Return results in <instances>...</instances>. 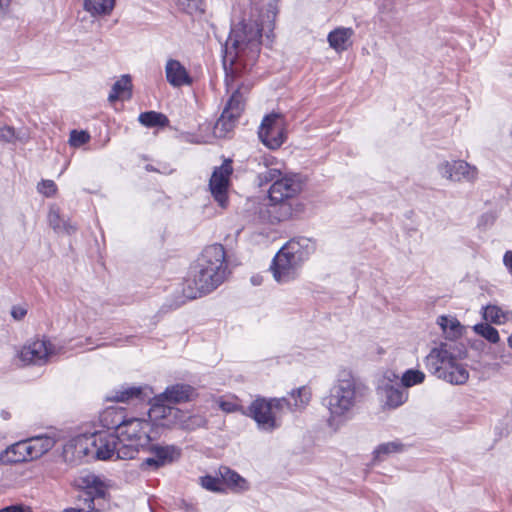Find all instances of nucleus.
<instances>
[{"label":"nucleus","mask_w":512,"mask_h":512,"mask_svg":"<svg viewBox=\"0 0 512 512\" xmlns=\"http://www.w3.org/2000/svg\"><path fill=\"white\" fill-rule=\"evenodd\" d=\"M276 9L270 6L267 10V21L261 26L254 20H243L235 25L225 44L223 66L226 72V86L233 88L234 78L248 70L256 63L261 47L262 31L272 32Z\"/></svg>","instance_id":"obj_1"},{"label":"nucleus","mask_w":512,"mask_h":512,"mask_svg":"<svg viewBox=\"0 0 512 512\" xmlns=\"http://www.w3.org/2000/svg\"><path fill=\"white\" fill-rule=\"evenodd\" d=\"M225 249L221 244L206 247L196 266L192 277L186 281L183 294L188 299H196L212 292L227 277Z\"/></svg>","instance_id":"obj_2"},{"label":"nucleus","mask_w":512,"mask_h":512,"mask_svg":"<svg viewBox=\"0 0 512 512\" xmlns=\"http://www.w3.org/2000/svg\"><path fill=\"white\" fill-rule=\"evenodd\" d=\"M361 394L359 385L350 371L343 370L323 399V405L328 411L327 425L333 431H338L356 414Z\"/></svg>","instance_id":"obj_3"},{"label":"nucleus","mask_w":512,"mask_h":512,"mask_svg":"<svg viewBox=\"0 0 512 512\" xmlns=\"http://www.w3.org/2000/svg\"><path fill=\"white\" fill-rule=\"evenodd\" d=\"M316 251V242L308 237H295L275 255L271 271L278 283H289L299 276L303 263Z\"/></svg>","instance_id":"obj_4"},{"label":"nucleus","mask_w":512,"mask_h":512,"mask_svg":"<svg viewBox=\"0 0 512 512\" xmlns=\"http://www.w3.org/2000/svg\"><path fill=\"white\" fill-rule=\"evenodd\" d=\"M424 363L429 372L448 383L462 385L469 379L466 366L455 355L452 346L446 343L431 349Z\"/></svg>","instance_id":"obj_5"},{"label":"nucleus","mask_w":512,"mask_h":512,"mask_svg":"<svg viewBox=\"0 0 512 512\" xmlns=\"http://www.w3.org/2000/svg\"><path fill=\"white\" fill-rule=\"evenodd\" d=\"M151 424L140 418L124 419L118 433L119 448L117 457L122 460L133 459L141 449L150 444Z\"/></svg>","instance_id":"obj_6"},{"label":"nucleus","mask_w":512,"mask_h":512,"mask_svg":"<svg viewBox=\"0 0 512 512\" xmlns=\"http://www.w3.org/2000/svg\"><path fill=\"white\" fill-rule=\"evenodd\" d=\"M71 447L78 457L92 456L98 460H116L119 440L117 435L107 432H95L80 435L73 439Z\"/></svg>","instance_id":"obj_7"},{"label":"nucleus","mask_w":512,"mask_h":512,"mask_svg":"<svg viewBox=\"0 0 512 512\" xmlns=\"http://www.w3.org/2000/svg\"><path fill=\"white\" fill-rule=\"evenodd\" d=\"M285 408H291L285 397L255 399L249 406L248 415L255 420L260 430L271 432L281 425V414Z\"/></svg>","instance_id":"obj_8"},{"label":"nucleus","mask_w":512,"mask_h":512,"mask_svg":"<svg viewBox=\"0 0 512 512\" xmlns=\"http://www.w3.org/2000/svg\"><path fill=\"white\" fill-rule=\"evenodd\" d=\"M151 420L165 427L179 426L183 429H195L203 426L205 419L200 416H188L182 410L171 406L167 401H158V395L154 398L149 409Z\"/></svg>","instance_id":"obj_9"},{"label":"nucleus","mask_w":512,"mask_h":512,"mask_svg":"<svg viewBox=\"0 0 512 512\" xmlns=\"http://www.w3.org/2000/svg\"><path fill=\"white\" fill-rule=\"evenodd\" d=\"M75 485L82 490L79 500L83 501L87 512H100L103 505L96 501L104 500L107 494V484L97 475L83 472L75 479Z\"/></svg>","instance_id":"obj_10"},{"label":"nucleus","mask_w":512,"mask_h":512,"mask_svg":"<svg viewBox=\"0 0 512 512\" xmlns=\"http://www.w3.org/2000/svg\"><path fill=\"white\" fill-rule=\"evenodd\" d=\"M258 136L269 149L279 148L285 141L281 116L279 114L266 115L259 127Z\"/></svg>","instance_id":"obj_11"},{"label":"nucleus","mask_w":512,"mask_h":512,"mask_svg":"<svg viewBox=\"0 0 512 512\" xmlns=\"http://www.w3.org/2000/svg\"><path fill=\"white\" fill-rule=\"evenodd\" d=\"M301 189V182L296 175L285 174L272 183L268 191V198L272 205L281 204L297 196Z\"/></svg>","instance_id":"obj_12"},{"label":"nucleus","mask_w":512,"mask_h":512,"mask_svg":"<svg viewBox=\"0 0 512 512\" xmlns=\"http://www.w3.org/2000/svg\"><path fill=\"white\" fill-rule=\"evenodd\" d=\"M53 354L54 347L49 341L37 339L25 344L18 355L26 365H44Z\"/></svg>","instance_id":"obj_13"},{"label":"nucleus","mask_w":512,"mask_h":512,"mask_svg":"<svg viewBox=\"0 0 512 512\" xmlns=\"http://www.w3.org/2000/svg\"><path fill=\"white\" fill-rule=\"evenodd\" d=\"M397 378L396 374L391 373L384 377L377 388L378 395L385 408L396 409L408 400V391L392 384Z\"/></svg>","instance_id":"obj_14"},{"label":"nucleus","mask_w":512,"mask_h":512,"mask_svg":"<svg viewBox=\"0 0 512 512\" xmlns=\"http://www.w3.org/2000/svg\"><path fill=\"white\" fill-rule=\"evenodd\" d=\"M232 171L231 161H225L220 167L213 171L210 178L209 187L211 194L222 208L227 206V189Z\"/></svg>","instance_id":"obj_15"},{"label":"nucleus","mask_w":512,"mask_h":512,"mask_svg":"<svg viewBox=\"0 0 512 512\" xmlns=\"http://www.w3.org/2000/svg\"><path fill=\"white\" fill-rule=\"evenodd\" d=\"M438 171L442 177L455 182H473L478 176L477 168L463 160L444 161Z\"/></svg>","instance_id":"obj_16"},{"label":"nucleus","mask_w":512,"mask_h":512,"mask_svg":"<svg viewBox=\"0 0 512 512\" xmlns=\"http://www.w3.org/2000/svg\"><path fill=\"white\" fill-rule=\"evenodd\" d=\"M153 456L146 458L141 463V469L156 470L160 467L171 464L179 459L181 451L173 445L167 446H151L149 448Z\"/></svg>","instance_id":"obj_17"},{"label":"nucleus","mask_w":512,"mask_h":512,"mask_svg":"<svg viewBox=\"0 0 512 512\" xmlns=\"http://www.w3.org/2000/svg\"><path fill=\"white\" fill-rule=\"evenodd\" d=\"M165 76L167 82L174 88L191 86L193 77L187 68L176 59H168L165 64Z\"/></svg>","instance_id":"obj_18"},{"label":"nucleus","mask_w":512,"mask_h":512,"mask_svg":"<svg viewBox=\"0 0 512 512\" xmlns=\"http://www.w3.org/2000/svg\"><path fill=\"white\" fill-rule=\"evenodd\" d=\"M32 460L33 458L26 439L8 446L0 454V462L5 465L22 463Z\"/></svg>","instance_id":"obj_19"},{"label":"nucleus","mask_w":512,"mask_h":512,"mask_svg":"<svg viewBox=\"0 0 512 512\" xmlns=\"http://www.w3.org/2000/svg\"><path fill=\"white\" fill-rule=\"evenodd\" d=\"M193 388L186 384H175L169 386L158 395V401H167L170 404L183 403L191 400Z\"/></svg>","instance_id":"obj_20"},{"label":"nucleus","mask_w":512,"mask_h":512,"mask_svg":"<svg viewBox=\"0 0 512 512\" xmlns=\"http://www.w3.org/2000/svg\"><path fill=\"white\" fill-rule=\"evenodd\" d=\"M353 35L354 30L352 28L338 27L328 34L327 41L329 46L336 52H343L351 45Z\"/></svg>","instance_id":"obj_21"},{"label":"nucleus","mask_w":512,"mask_h":512,"mask_svg":"<svg viewBox=\"0 0 512 512\" xmlns=\"http://www.w3.org/2000/svg\"><path fill=\"white\" fill-rule=\"evenodd\" d=\"M83 10L92 18L106 17L112 14L116 0H82Z\"/></svg>","instance_id":"obj_22"},{"label":"nucleus","mask_w":512,"mask_h":512,"mask_svg":"<svg viewBox=\"0 0 512 512\" xmlns=\"http://www.w3.org/2000/svg\"><path fill=\"white\" fill-rule=\"evenodd\" d=\"M437 324L447 339L460 338L464 333V326L455 316L441 315L437 318Z\"/></svg>","instance_id":"obj_23"},{"label":"nucleus","mask_w":512,"mask_h":512,"mask_svg":"<svg viewBox=\"0 0 512 512\" xmlns=\"http://www.w3.org/2000/svg\"><path fill=\"white\" fill-rule=\"evenodd\" d=\"M26 441L29 446V450L33 460L38 459L44 454H46L55 445L54 438L47 435L31 437L29 439H26Z\"/></svg>","instance_id":"obj_24"},{"label":"nucleus","mask_w":512,"mask_h":512,"mask_svg":"<svg viewBox=\"0 0 512 512\" xmlns=\"http://www.w3.org/2000/svg\"><path fill=\"white\" fill-rule=\"evenodd\" d=\"M482 317L487 323L503 325L512 320V312L498 305H486L482 307Z\"/></svg>","instance_id":"obj_25"},{"label":"nucleus","mask_w":512,"mask_h":512,"mask_svg":"<svg viewBox=\"0 0 512 512\" xmlns=\"http://www.w3.org/2000/svg\"><path fill=\"white\" fill-rule=\"evenodd\" d=\"M219 473L223 482L234 492H244L250 487L245 478L228 467H220Z\"/></svg>","instance_id":"obj_26"},{"label":"nucleus","mask_w":512,"mask_h":512,"mask_svg":"<svg viewBox=\"0 0 512 512\" xmlns=\"http://www.w3.org/2000/svg\"><path fill=\"white\" fill-rule=\"evenodd\" d=\"M132 81L130 75H122L112 86L108 100L115 102L117 100L129 99L131 97Z\"/></svg>","instance_id":"obj_27"},{"label":"nucleus","mask_w":512,"mask_h":512,"mask_svg":"<svg viewBox=\"0 0 512 512\" xmlns=\"http://www.w3.org/2000/svg\"><path fill=\"white\" fill-rule=\"evenodd\" d=\"M311 397V388L308 386H301L297 389H294L290 392V398L292 399V402L289 401V404L291 408H285V410L302 411L310 403Z\"/></svg>","instance_id":"obj_28"},{"label":"nucleus","mask_w":512,"mask_h":512,"mask_svg":"<svg viewBox=\"0 0 512 512\" xmlns=\"http://www.w3.org/2000/svg\"><path fill=\"white\" fill-rule=\"evenodd\" d=\"M124 419L123 410L117 408H107L99 416L102 426L108 430L115 429L116 433H118Z\"/></svg>","instance_id":"obj_29"},{"label":"nucleus","mask_w":512,"mask_h":512,"mask_svg":"<svg viewBox=\"0 0 512 512\" xmlns=\"http://www.w3.org/2000/svg\"><path fill=\"white\" fill-rule=\"evenodd\" d=\"M228 112L229 111H223L215 124L214 133L218 137H226L234 129L236 122L239 119Z\"/></svg>","instance_id":"obj_30"},{"label":"nucleus","mask_w":512,"mask_h":512,"mask_svg":"<svg viewBox=\"0 0 512 512\" xmlns=\"http://www.w3.org/2000/svg\"><path fill=\"white\" fill-rule=\"evenodd\" d=\"M142 388L136 386H122L107 397V400L114 402H127L132 399H138L142 395Z\"/></svg>","instance_id":"obj_31"},{"label":"nucleus","mask_w":512,"mask_h":512,"mask_svg":"<svg viewBox=\"0 0 512 512\" xmlns=\"http://www.w3.org/2000/svg\"><path fill=\"white\" fill-rule=\"evenodd\" d=\"M139 122L146 127L165 126L168 123L167 117L159 112H143L138 117Z\"/></svg>","instance_id":"obj_32"},{"label":"nucleus","mask_w":512,"mask_h":512,"mask_svg":"<svg viewBox=\"0 0 512 512\" xmlns=\"http://www.w3.org/2000/svg\"><path fill=\"white\" fill-rule=\"evenodd\" d=\"M244 109V97L239 89L233 92L226 107L223 111H229L228 113L234 117H240Z\"/></svg>","instance_id":"obj_33"},{"label":"nucleus","mask_w":512,"mask_h":512,"mask_svg":"<svg viewBox=\"0 0 512 512\" xmlns=\"http://www.w3.org/2000/svg\"><path fill=\"white\" fill-rule=\"evenodd\" d=\"M473 331L485 338L490 343L496 344L500 341L499 332L489 323H479L473 326Z\"/></svg>","instance_id":"obj_34"},{"label":"nucleus","mask_w":512,"mask_h":512,"mask_svg":"<svg viewBox=\"0 0 512 512\" xmlns=\"http://www.w3.org/2000/svg\"><path fill=\"white\" fill-rule=\"evenodd\" d=\"M425 373L418 369H408L401 377V384L404 388H410L422 384L425 381Z\"/></svg>","instance_id":"obj_35"},{"label":"nucleus","mask_w":512,"mask_h":512,"mask_svg":"<svg viewBox=\"0 0 512 512\" xmlns=\"http://www.w3.org/2000/svg\"><path fill=\"white\" fill-rule=\"evenodd\" d=\"M404 450V445L399 441H391L387 443L380 444L375 450L374 455L378 460H382L384 456L399 453Z\"/></svg>","instance_id":"obj_36"},{"label":"nucleus","mask_w":512,"mask_h":512,"mask_svg":"<svg viewBox=\"0 0 512 512\" xmlns=\"http://www.w3.org/2000/svg\"><path fill=\"white\" fill-rule=\"evenodd\" d=\"M217 403H218L219 408L226 413H233V412H237V411H240L243 414L245 413L243 411V408L240 405L238 399L235 397H227V398L220 397L217 400Z\"/></svg>","instance_id":"obj_37"},{"label":"nucleus","mask_w":512,"mask_h":512,"mask_svg":"<svg viewBox=\"0 0 512 512\" xmlns=\"http://www.w3.org/2000/svg\"><path fill=\"white\" fill-rule=\"evenodd\" d=\"M174 2L180 10L188 14L204 11L202 8V0H174Z\"/></svg>","instance_id":"obj_38"},{"label":"nucleus","mask_w":512,"mask_h":512,"mask_svg":"<svg viewBox=\"0 0 512 512\" xmlns=\"http://www.w3.org/2000/svg\"><path fill=\"white\" fill-rule=\"evenodd\" d=\"M283 177L282 172L277 168L266 169L264 172L259 173L258 181L259 185H266L270 182L274 183L277 179Z\"/></svg>","instance_id":"obj_39"},{"label":"nucleus","mask_w":512,"mask_h":512,"mask_svg":"<svg viewBox=\"0 0 512 512\" xmlns=\"http://www.w3.org/2000/svg\"><path fill=\"white\" fill-rule=\"evenodd\" d=\"M201 485L208 491L212 492H222L223 487L221 480L219 478L207 475L201 478Z\"/></svg>","instance_id":"obj_40"},{"label":"nucleus","mask_w":512,"mask_h":512,"mask_svg":"<svg viewBox=\"0 0 512 512\" xmlns=\"http://www.w3.org/2000/svg\"><path fill=\"white\" fill-rule=\"evenodd\" d=\"M90 140V135L86 131L73 130L70 133L69 144L72 147H80Z\"/></svg>","instance_id":"obj_41"},{"label":"nucleus","mask_w":512,"mask_h":512,"mask_svg":"<svg viewBox=\"0 0 512 512\" xmlns=\"http://www.w3.org/2000/svg\"><path fill=\"white\" fill-rule=\"evenodd\" d=\"M37 190L46 197H52L57 192V186L52 180H42L38 183Z\"/></svg>","instance_id":"obj_42"},{"label":"nucleus","mask_w":512,"mask_h":512,"mask_svg":"<svg viewBox=\"0 0 512 512\" xmlns=\"http://www.w3.org/2000/svg\"><path fill=\"white\" fill-rule=\"evenodd\" d=\"M48 221L50 226L54 229V231H60L61 225H63V222L66 220L62 219L60 217V214L56 210H51L48 215Z\"/></svg>","instance_id":"obj_43"},{"label":"nucleus","mask_w":512,"mask_h":512,"mask_svg":"<svg viewBox=\"0 0 512 512\" xmlns=\"http://www.w3.org/2000/svg\"><path fill=\"white\" fill-rule=\"evenodd\" d=\"M15 139V131L10 126L0 127V141L11 142Z\"/></svg>","instance_id":"obj_44"},{"label":"nucleus","mask_w":512,"mask_h":512,"mask_svg":"<svg viewBox=\"0 0 512 512\" xmlns=\"http://www.w3.org/2000/svg\"><path fill=\"white\" fill-rule=\"evenodd\" d=\"M27 314V310L21 306H14L11 310V316L15 320H22Z\"/></svg>","instance_id":"obj_45"},{"label":"nucleus","mask_w":512,"mask_h":512,"mask_svg":"<svg viewBox=\"0 0 512 512\" xmlns=\"http://www.w3.org/2000/svg\"><path fill=\"white\" fill-rule=\"evenodd\" d=\"M76 231V226L72 223H70L68 220L63 222V225H61V230L57 231V233H66V234H72Z\"/></svg>","instance_id":"obj_46"},{"label":"nucleus","mask_w":512,"mask_h":512,"mask_svg":"<svg viewBox=\"0 0 512 512\" xmlns=\"http://www.w3.org/2000/svg\"><path fill=\"white\" fill-rule=\"evenodd\" d=\"M504 264L512 274V251H508L504 255Z\"/></svg>","instance_id":"obj_47"},{"label":"nucleus","mask_w":512,"mask_h":512,"mask_svg":"<svg viewBox=\"0 0 512 512\" xmlns=\"http://www.w3.org/2000/svg\"><path fill=\"white\" fill-rule=\"evenodd\" d=\"M0 512H24L21 506H8L0 510Z\"/></svg>","instance_id":"obj_48"},{"label":"nucleus","mask_w":512,"mask_h":512,"mask_svg":"<svg viewBox=\"0 0 512 512\" xmlns=\"http://www.w3.org/2000/svg\"><path fill=\"white\" fill-rule=\"evenodd\" d=\"M10 0H0V9H3L9 5Z\"/></svg>","instance_id":"obj_49"},{"label":"nucleus","mask_w":512,"mask_h":512,"mask_svg":"<svg viewBox=\"0 0 512 512\" xmlns=\"http://www.w3.org/2000/svg\"><path fill=\"white\" fill-rule=\"evenodd\" d=\"M63 512H83L82 509H76V508H67Z\"/></svg>","instance_id":"obj_50"},{"label":"nucleus","mask_w":512,"mask_h":512,"mask_svg":"<svg viewBox=\"0 0 512 512\" xmlns=\"http://www.w3.org/2000/svg\"><path fill=\"white\" fill-rule=\"evenodd\" d=\"M1 416L3 419H9L10 414L7 411H2Z\"/></svg>","instance_id":"obj_51"},{"label":"nucleus","mask_w":512,"mask_h":512,"mask_svg":"<svg viewBox=\"0 0 512 512\" xmlns=\"http://www.w3.org/2000/svg\"><path fill=\"white\" fill-rule=\"evenodd\" d=\"M508 346L512 349V334L507 339Z\"/></svg>","instance_id":"obj_52"}]
</instances>
